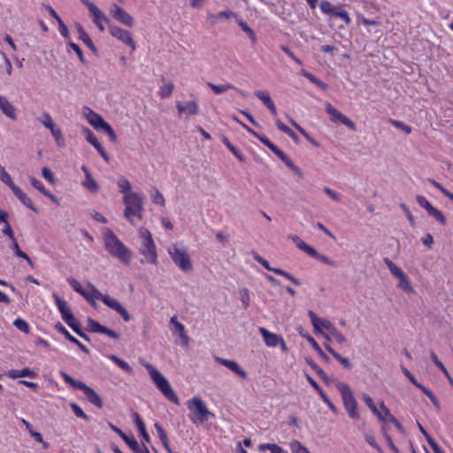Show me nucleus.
I'll list each match as a JSON object with an SVG mask.
<instances>
[{"label": "nucleus", "mask_w": 453, "mask_h": 453, "mask_svg": "<svg viewBox=\"0 0 453 453\" xmlns=\"http://www.w3.org/2000/svg\"><path fill=\"white\" fill-rule=\"evenodd\" d=\"M168 253L173 263L184 273H190L193 270L192 260L186 248H180L177 243L168 248Z\"/></svg>", "instance_id": "8"}, {"label": "nucleus", "mask_w": 453, "mask_h": 453, "mask_svg": "<svg viewBox=\"0 0 453 453\" xmlns=\"http://www.w3.org/2000/svg\"><path fill=\"white\" fill-rule=\"evenodd\" d=\"M8 376L12 379H17L21 377H29L35 378L36 377V372L29 368H23L22 370H10L8 372Z\"/></svg>", "instance_id": "24"}, {"label": "nucleus", "mask_w": 453, "mask_h": 453, "mask_svg": "<svg viewBox=\"0 0 453 453\" xmlns=\"http://www.w3.org/2000/svg\"><path fill=\"white\" fill-rule=\"evenodd\" d=\"M259 332L262 334L264 341L268 347H276L281 342V336L269 332L265 327H260Z\"/></svg>", "instance_id": "18"}, {"label": "nucleus", "mask_w": 453, "mask_h": 453, "mask_svg": "<svg viewBox=\"0 0 453 453\" xmlns=\"http://www.w3.org/2000/svg\"><path fill=\"white\" fill-rule=\"evenodd\" d=\"M380 409L385 411V415L388 416V420L394 424V426L401 432H403V427L401 423L390 413L388 408L385 406L383 403H380Z\"/></svg>", "instance_id": "36"}, {"label": "nucleus", "mask_w": 453, "mask_h": 453, "mask_svg": "<svg viewBox=\"0 0 453 453\" xmlns=\"http://www.w3.org/2000/svg\"><path fill=\"white\" fill-rule=\"evenodd\" d=\"M173 88H174V86L173 83H169L167 85L163 86L159 91L160 96L162 98H167V97L171 96Z\"/></svg>", "instance_id": "58"}, {"label": "nucleus", "mask_w": 453, "mask_h": 453, "mask_svg": "<svg viewBox=\"0 0 453 453\" xmlns=\"http://www.w3.org/2000/svg\"><path fill=\"white\" fill-rule=\"evenodd\" d=\"M111 13L112 17L122 23L123 25L132 27L134 25L133 17L123 8L119 7L116 4H113L111 7Z\"/></svg>", "instance_id": "14"}, {"label": "nucleus", "mask_w": 453, "mask_h": 453, "mask_svg": "<svg viewBox=\"0 0 453 453\" xmlns=\"http://www.w3.org/2000/svg\"><path fill=\"white\" fill-rule=\"evenodd\" d=\"M170 324L173 326V333L180 334L186 331L184 325L179 322L175 316L170 319Z\"/></svg>", "instance_id": "56"}, {"label": "nucleus", "mask_w": 453, "mask_h": 453, "mask_svg": "<svg viewBox=\"0 0 453 453\" xmlns=\"http://www.w3.org/2000/svg\"><path fill=\"white\" fill-rule=\"evenodd\" d=\"M87 326H88V330L89 332L106 334L107 336H109L114 340H119L120 338L119 334L101 325L99 322H97L96 320H95L93 319H90V318L88 319Z\"/></svg>", "instance_id": "13"}, {"label": "nucleus", "mask_w": 453, "mask_h": 453, "mask_svg": "<svg viewBox=\"0 0 453 453\" xmlns=\"http://www.w3.org/2000/svg\"><path fill=\"white\" fill-rule=\"evenodd\" d=\"M308 315L311 318L312 326L316 333L322 334L320 326L324 327L328 332L331 330V328L334 326L329 320L319 319L312 311H309Z\"/></svg>", "instance_id": "16"}, {"label": "nucleus", "mask_w": 453, "mask_h": 453, "mask_svg": "<svg viewBox=\"0 0 453 453\" xmlns=\"http://www.w3.org/2000/svg\"><path fill=\"white\" fill-rule=\"evenodd\" d=\"M142 365L148 370L152 381L155 383L157 388L161 391V393L171 402L174 403L175 404H179V397L172 388L166 378L163 374H161V372H159L156 368H154L152 365L149 363H142Z\"/></svg>", "instance_id": "2"}, {"label": "nucleus", "mask_w": 453, "mask_h": 453, "mask_svg": "<svg viewBox=\"0 0 453 453\" xmlns=\"http://www.w3.org/2000/svg\"><path fill=\"white\" fill-rule=\"evenodd\" d=\"M208 87H210L213 92L215 94H221V93H224L226 91H227L228 89H231V88H235L232 84L230 83H226V84H220V85H216L214 83H211V82H208L207 83Z\"/></svg>", "instance_id": "39"}, {"label": "nucleus", "mask_w": 453, "mask_h": 453, "mask_svg": "<svg viewBox=\"0 0 453 453\" xmlns=\"http://www.w3.org/2000/svg\"><path fill=\"white\" fill-rule=\"evenodd\" d=\"M135 425L144 441H149L150 436L145 429V425L137 412L134 413Z\"/></svg>", "instance_id": "29"}, {"label": "nucleus", "mask_w": 453, "mask_h": 453, "mask_svg": "<svg viewBox=\"0 0 453 453\" xmlns=\"http://www.w3.org/2000/svg\"><path fill=\"white\" fill-rule=\"evenodd\" d=\"M123 203L126 206L124 217L131 223L134 224L133 218L142 219L143 199L138 193L127 194L123 197Z\"/></svg>", "instance_id": "3"}, {"label": "nucleus", "mask_w": 453, "mask_h": 453, "mask_svg": "<svg viewBox=\"0 0 453 453\" xmlns=\"http://www.w3.org/2000/svg\"><path fill=\"white\" fill-rule=\"evenodd\" d=\"M389 122L394 126L396 128H399L401 130H403L404 133L406 134H410L411 132V127L406 124H404L403 122L400 121V120H396V119H389Z\"/></svg>", "instance_id": "57"}, {"label": "nucleus", "mask_w": 453, "mask_h": 453, "mask_svg": "<svg viewBox=\"0 0 453 453\" xmlns=\"http://www.w3.org/2000/svg\"><path fill=\"white\" fill-rule=\"evenodd\" d=\"M222 142L226 146V148L238 158L239 161H244L243 156L236 150V148L229 142L226 136L222 138Z\"/></svg>", "instance_id": "48"}, {"label": "nucleus", "mask_w": 453, "mask_h": 453, "mask_svg": "<svg viewBox=\"0 0 453 453\" xmlns=\"http://www.w3.org/2000/svg\"><path fill=\"white\" fill-rule=\"evenodd\" d=\"M118 186L119 188V191L126 196L127 194L133 193L131 191L132 186L130 181L126 177H120L118 180Z\"/></svg>", "instance_id": "37"}, {"label": "nucleus", "mask_w": 453, "mask_h": 453, "mask_svg": "<svg viewBox=\"0 0 453 453\" xmlns=\"http://www.w3.org/2000/svg\"><path fill=\"white\" fill-rule=\"evenodd\" d=\"M254 258L257 262L261 264L266 270H268L270 272H273L276 274L285 277L286 279H288L289 281H291L293 284H295L296 286L301 285V281L298 279H296V277H294L292 274L288 273V272H286L280 268L271 267L269 262L266 259H265L263 257L258 255L257 253L254 254Z\"/></svg>", "instance_id": "11"}, {"label": "nucleus", "mask_w": 453, "mask_h": 453, "mask_svg": "<svg viewBox=\"0 0 453 453\" xmlns=\"http://www.w3.org/2000/svg\"><path fill=\"white\" fill-rule=\"evenodd\" d=\"M260 450H264L265 449H268L271 450L272 453H286L284 450L276 444H261L259 446Z\"/></svg>", "instance_id": "59"}, {"label": "nucleus", "mask_w": 453, "mask_h": 453, "mask_svg": "<svg viewBox=\"0 0 453 453\" xmlns=\"http://www.w3.org/2000/svg\"><path fill=\"white\" fill-rule=\"evenodd\" d=\"M190 411L189 418L195 424H203L214 417V414L207 408L205 403L199 396H194L188 403Z\"/></svg>", "instance_id": "4"}, {"label": "nucleus", "mask_w": 453, "mask_h": 453, "mask_svg": "<svg viewBox=\"0 0 453 453\" xmlns=\"http://www.w3.org/2000/svg\"><path fill=\"white\" fill-rule=\"evenodd\" d=\"M93 16V21L97 26L100 31H104V26L103 25V21L106 22L107 25L112 24L111 20L104 15V13L100 10V13H98V16L92 15Z\"/></svg>", "instance_id": "34"}, {"label": "nucleus", "mask_w": 453, "mask_h": 453, "mask_svg": "<svg viewBox=\"0 0 453 453\" xmlns=\"http://www.w3.org/2000/svg\"><path fill=\"white\" fill-rule=\"evenodd\" d=\"M114 311H117L125 321H129L131 319V316L129 312L122 306L121 303L118 304V306L114 307Z\"/></svg>", "instance_id": "60"}, {"label": "nucleus", "mask_w": 453, "mask_h": 453, "mask_svg": "<svg viewBox=\"0 0 453 453\" xmlns=\"http://www.w3.org/2000/svg\"><path fill=\"white\" fill-rule=\"evenodd\" d=\"M83 186H85L89 191L93 193H96L99 190V185L93 179L91 173H87V177L83 181Z\"/></svg>", "instance_id": "32"}, {"label": "nucleus", "mask_w": 453, "mask_h": 453, "mask_svg": "<svg viewBox=\"0 0 453 453\" xmlns=\"http://www.w3.org/2000/svg\"><path fill=\"white\" fill-rule=\"evenodd\" d=\"M12 249L13 250V251L17 257L27 260L28 265L33 267V263H32L30 257L24 251H22L20 250V248L15 239H14V241H12Z\"/></svg>", "instance_id": "41"}, {"label": "nucleus", "mask_w": 453, "mask_h": 453, "mask_svg": "<svg viewBox=\"0 0 453 453\" xmlns=\"http://www.w3.org/2000/svg\"><path fill=\"white\" fill-rule=\"evenodd\" d=\"M326 349L336 359L338 360L346 369H351L352 364L350 361L344 357H342L338 352H336L333 348L329 345H326Z\"/></svg>", "instance_id": "26"}, {"label": "nucleus", "mask_w": 453, "mask_h": 453, "mask_svg": "<svg viewBox=\"0 0 453 453\" xmlns=\"http://www.w3.org/2000/svg\"><path fill=\"white\" fill-rule=\"evenodd\" d=\"M240 300L242 303V306L244 309H246L250 305V296L249 290L247 288H242L240 289Z\"/></svg>", "instance_id": "51"}, {"label": "nucleus", "mask_w": 453, "mask_h": 453, "mask_svg": "<svg viewBox=\"0 0 453 453\" xmlns=\"http://www.w3.org/2000/svg\"><path fill=\"white\" fill-rule=\"evenodd\" d=\"M55 328L58 332L63 334L68 341L76 344L83 352H85L86 354L89 353L88 349L85 345H83L79 340L73 337L60 322L56 324Z\"/></svg>", "instance_id": "20"}, {"label": "nucleus", "mask_w": 453, "mask_h": 453, "mask_svg": "<svg viewBox=\"0 0 453 453\" xmlns=\"http://www.w3.org/2000/svg\"><path fill=\"white\" fill-rule=\"evenodd\" d=\"M0 110L8 118L12 120L17 119L16 110L8 99L0 95Z\"/></svg>", "instance_id": "19"}, {"label": "nucleus", "mask_w": 453, "mask_h": 453, "mask_svg": "<svg viewBox=\"0 0 453 453\" xmlns=\"http://www.w3.org/2000/svg\"><path fill=\"white\" fill-rule=\"evenodd\" d=\"M416 201L417 203L421 206L423 207L424 209L426 210V211H428L432 207L433 205L427 201V199L423 196H416Z\"/></svg>", "instance_id": "62"}, {"label": "nucleus", "mask_w": 453, "mask_h": 453, "mask_svg": "<svg viewBox=\"0 0 453 453\" xmlns=\"http://www.w3.org/2000/svg\"><path fill=\"white\" fill-rule=\"evenodd\" d=\"M383 261L385 265L388 266L391 274L395 278L398 279L404 273L403 270L400 267H398L395 264H394L388 257H385Z\"/></svg>", "instance_id": "31"}, {"label": "nucleus", "mask_w": 453, "mask_h": 453, "mask_svg": "<svg viewBox=\"0 0 453 453\" xmlns=\"http://www.w3.org/2000/svg\"><path fill=\"white\" fill-rule=\"evenodd\" d=\"M398 280V288H400L401 289L404 290L407 293H412L414 291L412 286L410 283L409 278L405 273L399 277Z\"/></svg>", "instance_id": "33"}, {"label": "nucleus", "mask_w": 453, "mask_h": 453, "mask_svg": "<svg viewBox=\"0 0 453 453\" xmlns=\"http://www.w3.org/2000/svg\"><path fill=\"white\" fill-rule=\"evenodd\" d=\"M362 399L365 403V404L369 407L371 411L378 417L380 420L385 421V418L382 416L381 412L377 409L376 405L372 398L366 393L362 395Z\"/></svg>", "instance_id": "25"}, {"label": "nucleus", "mask_w": 453, "mask_h": 453, "mask_svg": "<svg viewBox=\"0 0 453 453\" xmlns=\"http://www.w3.org/2000/svg\"><path fill=\"white\" fill-rule=\"evenodd\" d=\"M336 388L341 393L344 408L349 416L354 420H358L360 418V415L357 411V402L355 399L350 388L347 384L340 381L337 382Z\"/></svg>", "instance_id": "7"}, {"label": "nucleus", "mask_w": 453, "mask_h": 453, "mask_svg": "<svg viewBox=\"0 0 453 453\" xmlns=\"http://www.w3.org/2000/svg\"><path fill=\"white\" fill-rule=\"evenodd\" d=\"M319 7H320V10L324 12V13H327V14H333L334 11V8L333 7V5L331 4L330 2L328 1H322L319 4Z\"/></svg>", "instance_id": "64"}, {"label": "nucleus", "mask_w": 453, "mask_h": 453, "mask_svg": "<svg viewBox=\"0 0 453 453\" xmlns=\"http://www.w3.org/2000/svg\"><path fill=\"white\" fill-rule=\"evenodd\" d=\"M110 427L112 431H114L116 434H118L123 439V441L130 447V449L134 453H142V447H140L138 441L134 437L127 436L119 427H117L116 426H114L111 423H110Z\"/></svg>", "instance_id": "15"}, {"label": "nucleus", "mask_w": 453, "mask_h": 453, "mask_svg": "<svg viewBox=\"0 0 453 453\" xmlns=\"http://www.w3.org/2000/svg\"><path fill=\"white\" fill-rule=\"evenodd\" d=\"M104 239L105 249L112 257H117L125 265L130 264L132 252L111 230L108 229L104 233Z\"/></svg>", "instance_id": "1"}, {"label": "nucleus", "mask_w": 453, "mask_h": 453, "mask_svg": "<svg viewBox=\"0 0 453 453\" xmlns=\"http://www.w3.org/2000/svg\"><path fill=\"white\" fill-rule=\"evenodd\" d=\"M110 359L112 360L119 367L127 372L129 374L133 373V368L124 360L115 355H111Z\"/></svg>", "instance_id": "38"}, {"label": "nucleus", "mask_w": 453, "mask_h": 453, "mask_svg": "<svg viewBox=\"0 0 453 453\" xmlns=\"http://www.w3.org/2000/svg\"><path fill=\"white\" fill-rule=\"evenodd\" d=\"M419 389L422 390V392L427 395L429 397V399L431 400L432 403L437 408L439 409L440 408V403L439 401L437 400V398L434 396V395L432 393V391L428 388H426V387H424L423 385H421L419 388Z\"/></svg>", "instance_id": "52"}, {"label": "nucleus", "mask_w": 453, "mask_h": 453, "mask_svg": "<svg viewBox=\"0 0 453 453\" xmlns=\"http://www.w3.org/2000/svg\"><path fill=\"white\" fill-rule=\"evenodd\" d=\"M217 361L220 365L226 366V368H228L229 370H231L232 372H234V373L239 375L241 378H242V379L247 378V372L243 369H242L235 361L228 360V359H225V358H221V357H217Z\"/></svg>", "instance_id": "17"}, {"label": "nucleus", "mask_w": 453, "mask_h": 453, "mask_svg": "<svg viewBox=\"0 0 453 453\" xmlns=\"http://www.w3.org/2000/svg\"><path fill=\"white\" fill-rule=\"evenodd\" d=\"M109 32L113 37L129 46L133 50L136 49L135 42H134L129 31L124 30L113 24H109Z\"/></svg>", "instance_id": "10"}, {"label": "nucleus", "mask_w": 453, "mask_h": 453, "mask_svg": "<svg viewBox=\"0 0 453 453\" xmlns=\"http://www.w3.org/2000/svg\"><path fill=\"white\" fill-rule=\"evenodd\" d=\"M326 111L331 116V120L334 122L340 121L346 127H348L350 130L356 131L357 127L355 123L349 119L347 116L343 115L340 111L334 108L331 104L327 103L326 104Z\"/></svg>", "instance_id": "12"}, {"label": "nucleus", "mask_w": 453, "mask_h": 453, "mask_svg": "<svg viewBox=\"0 0 453 453\" xmlns=\"http://www.w3.org/2000/svg\"><path fill=\"white\" fill-rule=\"evenodd\" d=\"M307 340L308 342L311 343V345L312 346V348L319 353V355L326 361V362H329L330 361V358L322 350V349L319 347V345L318 344V342L311 337V336H308L307 337Z\"/></svg>", "instance_id": "46"}, {"label": "nucleus", "mask_w": 453, "mask_h": 453, "mask_svg": "<svg viewBox=\"0 0 453 453\" xmlns=\"http://www.w3.org/2000/svg\"><path fill=\"white\" fill-rule=\"evenodd\" d=\"M301 73H302V75H303L305 78H307L309 81H311L312 83H314L318 87H319L323 89H326L327 88V86L325 82H323L321 80L315 77L312 73H311L303 69L301 71Z\"/></svg>", "instance_id": "43"}, {"label": "nucleus", "mask_w": 453, "mask_h": 453, "mask_svg": "<svg viewBox=\"0 0 453 453\" xmlns=\"http://www.w3.org/2000/svg\"><path fill=\"white\" fill-rule=\"evenodd\" d=\"M82 132L84 134H86V139L91 145L96 143L98 140L90 129H88V127H84Z\"/></svg>", "instance_id": "63"}, {"label": "nucleus", "mask_w": 453, "mask_h": 453, "mask_svg": "<svg viewBox=\"0 0 453 453\" xmlns=\"http://www.w3.org/2000/svg\"><path fill=\"white\" fill-rule=\"evenodd\" d=\"M139 235L142 239L139 252L144 257L147 263L156 265L157 263V248L150 232L146 228H141Z\"/></svg>", "instance_id": "5"}, {"label": "nucleus", "mask_w": 453, "mask_h": 453, "mask_svg": "<svg viewBox=\"0 0 453 453\" xmlns=\"http://www.w3.org/2000/svg\"><path fill=\"white\" fill-rule=\"evenodd\" d=\"M428 215L434 218L437 222H439L441 226L446 225V218L443 213L439 211L437 208L433 206L428 211Z\"/></svg>", "instance_id": "35"}, {"label": "nucleus", "mask_w": 453, "mask_h": 453, "mask_svg": "<svg viewBox=\"0 0 453 453\" xmlns=\"http://www.w3.org/2000/svg\"><path fill=\"white\" fill-rule=\"evenodd\" d=\"M330 335L339 343V344H344L346 343L347 340L346 337L337 330L335 326L331 328L329 331Z\"/></svg>", "instance_id": "50"}, {"label": "nucleus", "mask_w": 453, "mask_h": 453, "mask_svg": "<svg viewBox=\"0 0 453 453\" xmlns=\"http://www.w3.org/2000/svg\"><path fill=\"white\" fill-rule=\"evenodd\" d=\"M0 180L6 184L12 190L13 189L15 185L10 176V174L5 171L4 167L0 165Z\"/></svg>", "instance_id": "42"}, {"label": "nucleus", "mask_w": 453, "mask_h": 453, "mask_svg": "<svg viewBox=\"0 0 453 453\" xmlns=\"http://www.w3.org/2000/svg\"><path fill=\"white\" fill-rule=\"evenodd\" d=\"M176 108L179 114L186 112L187 115H196L198 113V104L196 100L187 102L186 105L178 103Z\"/></svg>", "instance_id": "21"}, {"label": "nucleus", "mask_w": 453, "mask_h": 453, "mask_svg": "<svg viewBox=\"0 0 453 453\" xmlns=\"http://www.w3.org/2000/svg\"><path fill=\"white\" fill-rule=\"evenodd\" d=\"M239 25L240 27H242V29L247 33V35H249V37L250 38V40L253 42H256L257 41V37H256V35L254 33V31L252 30L251 27H250L248 26V24L244 21H242L240 20L239 21Z\"/></svg>", "instance_id": "55"}, {"label": "nucleus", "mask_w": 453, "mask_h": 453, "mask_svg": "<svg viewBox=\"0 0 453 453\" xmlns=\"http://www.w3.org/2000/svg\"><path fill=\"white\" fill-rule=\"evenodd\" d=\"M68 283L71 285V287L73 288L74 291L81 294L85 299H89L90 296H88V292L85 291L81 285V283L74 278L69 277L67 279Z\"/></svg>", "instance_id": "28"}, {"label": "nucleus", "mask_w": 453, "mask_h": 453, "mask_svg": "<svg viewBox=\"0 0 453 453\" xmlns=\"http://www.w3.org/2000/svg\"><path fill=\"white\" fill-rule=\"evenodd\" d=\"M292 453H310V451L303 446L298 441H293L289 443Z\"/></svg>", "instance_id": "49"}, {"label": "nucleus", "mask_w": 453, "mask_h": 453, "mask_svg": "<svg viewBox=\"0 0 453 453\" xmlns=\"http://www.w3.org/2000/svg\"><path fill=\"white\" fill-rule=\"evenodd\" d=\"M15 196L27 208L35 212H37L36 208L34 206L32 200L22 191L18 186L14 187L12 190Z\"/></svg>", "instance_id": "22"}, {"label": "nucleus", "mask_w": 453, "mask_h": 453, "mask_svg": "<svg viewBox=\"0 0 453 453\" xmlns=\"http://www.w3.org/2000/svg\"><path fill=\"white\" fill-rule=\"evenodd\" d=\"M88 9L91 15L98 16V13H100V9L92 2H89L88 0H81Z\"/></svg>", "instance_id": "61"}, {"label": "nucleus", "mask_w": 453, "mask_h": 453, "mask_svg": "<svg viewBox=\"0 0 453 453\" xmlns=\"http://www.w3.org/2000/svg\"><path fill=\"white\" fill-rule=\"evenodd\" d=\"M88 287L91 288V292L88 293L89 299H86L91 303H94L95 299L101 300L104 303V298L107 296V295H103L93 284L88 283Z\"/></svg>", "instance_id": "30"}, {"label": "nucleus", "mask_w": 453, "mask_h": 453, "mask_svg": "<svg viewBox=\"0 0 453 453\" xmlns=\"http://www.w3.org/2000/svg\"><path fill=\"white\" fill-rule=\"evenodd\" d=\"M255 96L260 99L263 104L265 105V106H268L269 104H271L273 101L272 100L268 91H265V90H257L255 91Z\"/></svg>", "instance_id": "47"}, {"label": "nucleus", "mask_w": 453, "mask_h": 453, "mask_svg": "<svg viewBox=\"0 0 453 453\" xmlns=\"http://www.w3.org/2000/svg\"><path fill=\"white\" fill-rule=\"evenodd\" d=\"M83 114L88 123L97 131H104L111 141H117V134L112 127L104 119V118L88 107H84Z\"/></svg>", "instance_id": "9"}, {"label": "nucleus", "mask_w": 453, "mask_h": 453, "mask_svg": "<svg viewBox=\"0 0 453 453\" xmlns=\"http://www.w3.org/2000/svg\"><path fill=\"white\" fill-rule=\"evenodd\" d=\"M60 375L62 376L65 382L69 384L73 388L82 390L85 394L87 400L98 408L103 407V401L100 395L90 387L87 386L81 380H77L71 377L65 372H60Z\"/></svg>", "instance_id": "6"}, {"label": "nucleus", "mask_w": 453, "mask_h": 453, "mask_svg": "<svg viewBox=\"0 0 453 453\" xmlns=\"http://www.w3.org/2000/svg\"><path fill=\"white\" fill-rule=\"evenodd\" d=\"M289 238L296 243V245L305 253H309L311 250V246L305 243L300 237L297 235H290Z\"/></svg>", "instance_id": "44"}, {"label": "nucleus", "mask_w": 453, "mask_h": 453, "mask_svg": "<svg viewBox=\"0 0 453 453\" xmlns=\"http://www.w3.org/2000/svg\"><path fill=\"white\" fill-rule=\"evenodd\" d=\"M76 28H77V32H78V35H79V39L82 40L83 42L94 52L96 51V46L94 45L92 40L90 39L89 35H88V33L85 31V29L83 28V27L77 23L76 24Z\"/></svg>", "instance_id": "23"}, {"label": "nucleus", "mask_w": 453, "mask_h": 453, "mask_svg": "<svg viewBox=\"0 0 453 453\" xmlns=\"http://www.w3.org/2000/svg\"><path fill=\"white\" fill-rule=\"evenodd\" d=\"M151 200H152V203H154L156 204H160L162 206L165 205V197L157 188H152Z\"/></svg>", "instance_id": "45"}, {"label": "nucleus", "mask_w": 453, "mask_h": 453, "mask_svg": "<svg viewBox=\"0 0 453 453\" xmlns=\"http://www.w3.org/2000/svg\"><path fill=\"white\" fill-rule=\"evenodd\" d=\"M154 427L156 428V430L157 432V435H158L160 441H162L165 449H169L170 445H169L168 438H167L166 433L165 432L163 427L158 423H155Z\"/></svg>", "instance_id": "40"}, {"label": "nucleus", "mask_w": 453, "mask_h": 453, "mask_svg": "<svg viewBox=\"0 0 453 453\" xmlns=\"http://www.w3.org/2000/svg\"><path fill=\"white\" fill-rule=\"evenodd\" d=\"M13 325L20 331H22L25 334L29 333V326L27 322L22 319H16L13 322Z\"/></svg>", "instance_id": "53"}, {"label": "nucleus", "mask_w": 453, "mask_h": 453, "mask_svg": "<svg viewBox=\"0 0 453 453\" xmlns=\"http://www.w3.org/2000/svg\"><path fill=\"white\" fill-rule=\"evenodd\" d=\"M70 407L72 408L73 413L81 418H83L85 420H88V416L82 411V409L75 403H70Z\"/></svg>", "instance_id": "54"}, {"label": "nucleus", "mask_w": 453, "mask_h": 453, "mask_svg": "<svg viewBox=\"0 0 453 453\" xmlns=\"http://www.w3.org/2000/svg\"><path fill=\"white\" fill-rule=\"evenodd\" d=\"M308 255L311 257L316 258L317 260L330 265V266H336V262L330 259L328 257L322 255L319 253L314 248H311V250L309 251Z\"/></svg>", "instance_id": "27"}]
</instances>
